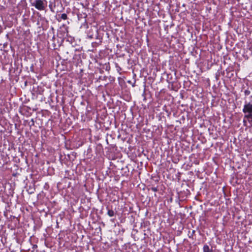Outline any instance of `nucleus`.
<instances>
[{
  "label": "nucleus",
  "mask_w": 252,
  "mask_h": 252,
  "mask_svg": "<svg viewBox=\"0 0 252 252\" xmlns=\"http://www.w3.org/2000/svg\"><path fill=\"white\" fill-rule=\"evenodd\" d=\"M204 252H212V250L210 249L209 246L207 245H205L203 247Z\"/></svg>",
  "instance_id": "obj_3"
},
{
  "label": "nucleus",
  "mask_w": 252,
  "mask_h": 252,
  "mask_svg": "<svg viewBox=\"0 0 252 252\" xmlns=\"http://www.w3.org/2000/svg\"><path fill=\"white\" fill-rule=\"evenodd\" d=\"M107 214L109 217H112L114 216V212L112 210H109L108 211Z\"/></svg>",
  "instance_id": "obj_4"
},
{
  "label": "nucleus",
  "mask_w": 252,
  "mask_h": 252,
  "mask_svg": "<svg viewBox=\"0 0 252 252\" xmlns=\"http://www.w3.org/2000/svg\"><path fill=\"white\" fill-rule=\"evenodd\" d=\"M61 18L63 20H66L67 18V15L65 13H63L61 15Z\"/></svg>",
  "instance_id": "obj_5"
},
{
  "label": "nucleus",
  "mask_w": 252,
  "mask_h": 252,
  "mask_svg": "<svg viewBox=\"0 0 252 252\" xmlns=\"http://www.w3.org/2000/svg\"><path fill=\"white\" fill-rule=\"evenodd\" d=\"M151 189H152L153 191H154V192H156V191H157V188H151Z\"/></svg>",
  "instance_id": "obj_6"
},
{
  "label": "nucleus",
  "mask_w": 252,
  "mask_h": 252,
  "mask_svg": "<svg viewBox=\"0 0 252 252\" xmlns=\"http://www.w3.org/2000/svg\"><path fill=\"white\" fill-rule=\"evenodd\" d=\"M247 121L246 120H245V119L243 120V123L244 124V125H245V124L246 123Z\"/></svg>",
  "instance_id": "obj_7"
},
{
  "label": "nucleus",
  "mask_w": 252,
  "mask_h": 252,
  "mask_svg": "<svg viewBox=\"0 0 252 252\" xmlns=\"http://www.w3.org/2000/svg\"><path fill=\"white\" fill-rule=\"evenodd\" d=\"M244 113V118H246L249 122H252V101L246 102L243 109Z\"/></svg>",
  "instance_id": "obj_1"
},
{
  "label": "nucleus",
  "mask_w": 252,
  "mask_h": 252,
  "mask_svg": "<svg viewBox=\"0 0 252 252\" xmlns=\"http://www.w3.org/2000/svg\"><path fill=\"white\" fill-rule=\"evenodd\" d=\"M47 3L46 0H35L34 2L32 3V5L34 6L37 9L42 11L45 9Z\"/></svg>",
  "instance_id": "obj_2"
}]
</instances>
